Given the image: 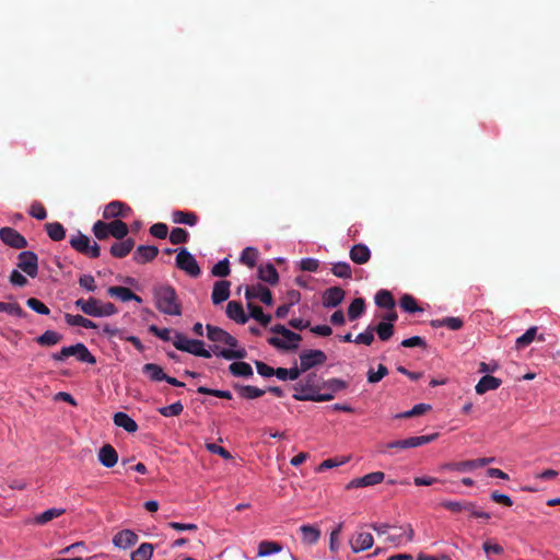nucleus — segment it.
I'll return each instance as SVG.
<instances>
[{"instance_id":"64","label":"nucleus","mask_w":560,"mask_h":560,"mask_svg":"<svg viewBox=\"0 0 560 560\" xmlns=\"http://www.w3.org/2000/svg\"><path fill=\"white\" fill-rule=\"evenodd\" d=\"M149 232L152 236L164 240L167 236L168 228L165 223H154L150 226Z\"/></svg>"},{"instance_id":"54","label":"nucleus","mask_w":560,"mask_h":560,"mask_svg":"<svg viewBox=\"0 0 560 560\" xmlns=\"http://www.w3.org/2000/svg\"><path fill=\"white\" fill-rule=\"evenodd\" d=\"M184 410V406L180 401H176L172 405L161 407L158 409L159 413L163 417H177L179 416Z\"/></svg>"},{"instance_id":"11","label":"nucleus","mask_w":560,"mask_h":560,"mask_svg":"<svg viewBox=\"0 0 560 560\" xmlns=\"http://www.w3.org/2000/svg\"><path fill=\"white\" fill-rule=\"evenodd\" d=\"M0 240L15 249H23L27 246L26 238L16 230L8 226L0 229Z\"/></svg>"},{"instance_id":"17","label":"nucleus","mask_w":560,"mask_h":560,"mask_svg":"<svg viewBox=\"0 0 560 560\" xmlns=\"http://www.w3.org/2000/svg\"><path fill=\"white\" fill-rule=\"evenodd\" d=\"M415 532L411 525H406L405 527H400L398 533L389 534L386 537V541L393 544L395 547H399L405 545L413 539Z\"/></svg>"},{"instance_id":"56","label":"nucleus","mask_w":560,"mask_h":560,"mask_svg":"<svg viewBox=\"0 0 560 560\" xmlns=\"http://www.w3.org/2000/svg\"><path fill=\"white\" fill-rule=\"evenodd\" d=\"M0 312L16 316V317H23L25 315V312L18 303L0 302Z\"/></svg>"},{"instance_id":"40","label":"nucleus","mask_w":560,"mask_h":560,"mask_svg":"<svg viewBox=\"0 0 560 560\" xmlns=\"http://www.w3.org/2000/svg\"><path fill=\"white\" fill-rule=\"evenodd\" d=\"M247 307L249 310L250 317L259 322L264 327H267L269 325V323L271 322V316L265 314L259 305L248 302Z\"/></svg>"},{"instance_id":"42","label":"nucleus","mask_w":560,"mask_h":560,"mask_svg":"<svg viewBox=\"0 0 560 560\" xmlns=\"http://www.w3.org/2000/svg\"><path fill=\"white\" fill-rule=\"evenodd\" d=\"M375 303L378 307L392 310L395 307L393 294L387 290H380L375 295Z\"/></svg>"},{"instance_id":"4","label":"nucleus","mask_w":560,"mask_h":560,"mask_svg":"<svg viewBox=\"0 0 560 560\" xmlns=\"http://www.w3.org/2000/svg\"><path fill=\"white\" fill-rule=\"evenodd\" d=\"M173 346L179 351L188 352L196 357L211 358V352L205 349V342L202 340L189 339L182 332H175Z\"/></svg>"},{"instance_id":"43","label":"nucleus","mask_w":560,"mask_h":560,"mask_svg":"<svg viewBox=\"0 0 560 560\" xmlns=\"http://www.w3.org/2000/svg\"><path fill=\"white\" fill-rule=\"evenodd\" d=\"M62 339V335L55 330H46L44 334L36 338V341L40 346H55Z\"/></svg>"},{"instance_id":"50","label":"nucleus","mask_w":560,"mask_h":560,"mask_svg":"<svg viewBox=\"0 0 560 560\" xmlns=\"http://www.w3.org/2000/svg\"><path fill=\"white\" fill-rule=\"evenodd\" d=\"M331 272L334 276L342 279H350L352 277L351 266L345 261L334 264Z\"/></svg>"},{"instance_id":"41","label":"nucleus","mask_w":560,"mask_h":560,"mask_svg":"<svg viewBox=\"0 0 560 560\" xmlns=\"http://www.w3.org/2000/svg\"><path fill=\"white\" fill-rule=\"evenodd\" d=\"M206 329H207V337L209 340H211L212 342H215V343L224 345V342L226 341L228 335H229L228 331H225L224 329H222L220 327L212 326L209 324L206 326Z\"/></svg>"},{"instance_id":"10","label":"nucleus","mask_w":560,"mask_h":560,"mask_svg":"<svg viewBox=\"0 0 560 560\" xmlns=\"http://www.w3.org/2000/svg\"><path fill=\"white\" fill-rule=\"evenodd\" d=\"M18 267L31 278H35L38 272V257L34 252L24 250L18 256Z\"/></svg>"},{"instance_id":"51","label":"nucleus","mask_w":560,"mask_h":560,"mask_svg":"<svg viewBox=\"0 0 560 560\" xmlns=\"http://www.w3.org/2000/svg\"><path fill=\"white\" fill-rule=\"evenodd\" d=\"M349 386L348 382L340 378H329L323 381V388L330 390L329 394H335L346 389Z\"/></svg>"},{"instance_id":"55","label":"nucleus","mask_w":560,"mask_h":560,"mask_svg":"<svg viewBox=\"0 0 560 560\" xmlns=\"http://www.w3.org/2000/svg\"><path fill=\"white\" fill-rule=\"evenodd\" d=\"M231 272L230 262L228 258L218 261L211 269V273L214 277L224 278L228 277Z\"/></svg>"},{"instance_id":"9","label":"nucleus","mask_w":560,"mask_h":560,"mask_svg":"<svg viewBox=\"0 0 560 560\" xmlns=\"http://www.w3.org/2000/svg\"><path fill=\"white\" fill-rule=\"evenodd\" d=\"M287 341L279 337L268 338V343L277 349L285 351H294L299 348V342L302 340V336L292 330H288L283 337Z\"/></svg>"},{"instance_id":"59","label":"nucleus","mask_w":560,"mask_h":560,"mask_svg":"<svg viewBox=\"0 0 560 560\" xmlns=\"http://www.w3.org/2000/svg\"><path fill=\"white\" fill-rule=\"evenodd\" d=\"M197 393L202 394V395H211V396H214L218 398H223V399H232L231 392L221 390V389H212V388H208L206 386H199L197 388Z\"/></svg>"},{"instance_id":"35","label":"nucleus","mask_w":560,"mask_h":560,"mask_svg":"<svg viewBox=\"0 0 560 560\" xmlns=\"http://www.w3.org/2000/svg\"><path fill=\"white\" fill-rule=\"evenodd\" d=\"M172 220L177 224L194 226L198 222V217L194 212L176 210L172 213Z\"/></svg>"},{"instance_id":"45","label":"nucleus","mask_w":560,"mask_h":560,"mask_svg":"<svg viewBox=\"0 0 560 560\" xmlns=\"http://www.w3.org/2000/svg\"><path fill=\"white\" fill-rule=\"evenodd\" d=\"M45 228L48 236L55 242H59L66 236V230L59 222L47 223Z\"/></svg>"},{"instance_id":"20","label":"nucleus","mask_w":560,"mask_h":560,"mask_svg":"<svg viewBox=\"0 0 560 560\" xmlns=\"http://www.w3.org/2000/svg\"><path fill=\"white\" fill-rule=\"evenodd\" d=\"M133 247L135 240L131 237H124L122 240H117L110 245L109 253L116 258H124L132 250Z\"/></svg>"},{"instance_id":"25","label":"nucleus","mask_w":560,"mask_h":560,"mask_svg":"<svg viewBox=\"0 0 560 560\" xmlns=\"http://www.w3.org/2000/svg\"><path fill=\"white\" fill-rule=\"evenodd\" d=\"M107 294L114 296L122 302L127 301H136L138 303L142 302V299L135 294L129 288L126 287H110L107 289Z\"/></svg>"},{"instance_id":"52","label":"nucleus","mask_w":560,"mask_h":560,"mask_svg":"<svg viewBox=\"0 0 560 560\" xmlns=\"http://www.w3.org/2000/svg\"><path fill=\"white\" fill-rule=\"evenodd\" d=\"M374 331H376L382 341H387L394 335V324L381 322L374 327Z\"/></svg>"},{"instance_id":"58","label":"nucleus","mask_w":560,"mask_h":560,"mask_svg":"<svg viewBox=\"0 0 560 560\" xmlns=\"http://www.w3.org/2000/svg\"><path fill=\"white\" fill-rule=\"evenodd\" d=\"M446 467L450 470L458 471V472L471 471V470L476 469V465L474 464V459L456 462V463H450V464H447Z\"/></svg>"},{"instance_id":"27","label":"nucleus","mask_w":560,"mask_h":560,"mask_svg":"<svg viewBox=\"0 0 560 560\" xmlns=\"http://www.w3.org/2000/svg\"><path fill=\"white\" fill-rule=\"evenodd\" d=\"M501 384L502 381L500 378L494 377L492 375H485L479 380L475 389L477 394L483 395L489 390H494L499 388Z\"/></svg>"},{"instance_id":"26","label":"nucleus","mask_w":560,"mask_h":560,"mask_svg":"<svg viewBox=\"0 0 560 560\" xmlns=\"http://www.w3.org/2000/svg\"><path fill=\"white\" fill-rule=\"evenodd\" d=\"M226 315L230 319H233L238 324H245L248 320V317L244 312L243 305L236 301H230L228 303Z\"/></svg>"},{"instance_id":"22","label":"nucleus","mask_w":560,"mask_h":560,"mask_svg":"<svg viewBox=\"0 0 560 560\" xmlns=\"http://www.w3.org/2000/svg\"><path fill=\"white\" fill-rule=\"evenodd\" d=\"M69 357H75L80 362L95 363V358L83 343L65 347Z\"/></svg>"},{"instance_id":"33","label":"nucleus","mask_w":560,"mask_h":560,"mask_svg":"<svg viewBox=\"0 0 560 560\" xmlns=\"http://www.w3.org/2000/svg\"><path fill=\"white\" fill-rule=\"evenodd\" d=\"M234 389L237 390L238 395L244 399L259 398L266 392V390L260 389L253 385H241V384H235Z\"/></svg>"},{"instance_id":"19","label":"nucleus","mask_w":560,"mask_h":560,"mask_svg":"<svg viewBox=\"0 0 560 560\" xmlns=\"http://www.w3.org/2000/svg\"><path fill=\"white\" fill-rule=\"evenodd\" d=\"M343 299L345 291L340 287H331L323 293V305L328 308L336 307Z\"/></svg>"},{"instance_id":"14","label":"nucleus","mask_w":560,"mask_h":560,"mask_svg":"<svg viewBox=\"0 0 560 560\" xmlns=\"http://www.w3.org/2000/svg\"><path fill=\"white\" fill-rule=\"evenodd\" d=\"M245 299L250 302L254 299H259L260 302L270 306L273 303L270 290L262 284L247 285L245 288Z\"/></svg>"},{"instance_id":"37","label":"nucleus","mask_w":560,"mask_h":560,"mask_svg":"<svg viewBox=\"0 0 560 560\" xmlns=\"http://www.w3.org/2000/svg\"><path fill=\"white\" fill-rule=\"evenodd\" d=\"M229 371L233 376L237 377H252L254 374L250 364L243 361L231 363Z\"/></svg>"},{"instance_id":"21","label":"nucleus","mask_w":560,"mask_h":560,"mask_svg":"<svg viewBox=\"0 0 560 560\" xmlns=\"http://www.w3.org/2000/svg\"><path fill=\"white\" fill-rule=\"evenodd\" d=\"M131 214H132V209L127 203H125L122 201L115 200V201L107 203V219L108 218L128 219L129 217H131Z\"/></svg>"},{"instance_id":"15","label":"nucleus","mask_w":560,"mask_h":560,"mask_svg":"<svg viewBox=\"0 0 560 560\" xmlns=\"http://www.w3.org/2000/svg\"><path fill=\"white\" fill-rule=\"evenodd\" d=\"M374 544V538L371 533L357 532L350 539V546L354 553L370 549Z\"/></svg>"},{"instance_id":"23","label":"nucleus","mask_w":560,"mask_h":560,"mask_svg":"<svg viewBox=\"0 0 560 560\" xmlns=\"http://www.w3.org/2000/svg\"><path fill=\"white\" fill-rule=\"evenodd\" d=\"M138 541V535L130 530L124 529L117 533L113 538V544L120 549H127Z\"/></svg>"},{"instance_id":"32","label":"nucleus","mask_w":560,"mask_h":560,"mask_svg":"<svg viewBox=\"0 0 560 560\" xmlns=\"http://www.w3.org/2000/svg\"><path fill=\"white\" fill-rule=\"evenodd\" d=\"M430 325L433 328L447 327L451 330H459L464 326V322L459 317H444L441 319H432Z\"/></svg>"},{"instance_id":"36","label":"nucleus","mask_w":560,"mask_h":560,"mask_svg":"<svg viewBox=\"0 0 560 560\" xmlns=\"http://www.w3.org/2000/svg\"><path fill=\"white\" fill-rule=\"evenodd\" d=\"M65 322L69 326H72V327H83L86 329L96 328V324L94 322L83 317L82 315H73V314L66 313Z\"/></svg>"},{"instance_id":"53","label":"nucleus","mask_w":560,"mask_h":560,"mask_svg":"<svg viewBox=\"0 0 560 560\" xmlns=\"http://www.w3.org/2000/svg\"><path fill=\"white\" fill-rule=\"evenodd\" d=\"M537 334V327L528 328L522 336L516 339L515 346L517 349H523L530 345Z\"/></svg>"},{"instance_id":"6","label":"nucleus","mask_w":560,"mask_h":560,"mask_svg":"<svg viewBox=\"0 0 560 560\" xmlns=\"http://www.w3.org/2000/svg\"><path fill=\"white\" fill-rule=\"evenodd\" d=\"M176 267L192 278H197L200 276L201 270L200 267L191 253H189L186 248H180L177 253L175 259Z\"/></svg>"},{"instance_id":"28","label":"nucleus","mask_w":560,"mask_h":560,"mask_svg":"<svg viewBox=\"0 0 560 560\" xmlns=\"http://www.w3.org/2000/svg\"><path fill=\"white\" fill-rule=\"evenodd\" d=\"M258 278L270 285H275L279 281V273L276 267L271 262H268L258 268Z\"/></svg>"},{"instance_id":"48","label":"nucleus","mask_w":560,"mask_h":560,"mask_svg":"<svg viewBox=\"0 0 560 560\" xmlns=\"http://www.w3.org/2000/svg\"><path fill=\"white\" fill-rule=\"evenodd\" d=\"M258 259V250L255 247H246L243 249L240 261L249 268L256 266Z\"/></svg>"},{"instance_id":"5","label":"nucleus","mask_w":560,"mask_h":560,"mask_svg":"<svg viewBox=\"0 0 560 560\" xmlns=\"http://www.w3.org/2000/svg\"><path fill=\"white\" fill-rule=\"evenodd\" d=\"M70 245L78 253L90 258H96L101 255V247L96 242H92L89 236L81 232H77L70 237Z\"/></svg>"},{"instance_id":"24","label":"nucleus","mask_w":560,"mask_h":560,"mask_svg":"<svg viewBox=\"0 0 560 560\" xmlns=\"http://www.w3.org/2000/svg\"><path fill=\"white\" fill-rule=\"evenodd\" d=\"M350 259L358 265L366 264L371 258V250L364 244H357L349 252Z\"/></svg>"},{"instance_id":"61","label":"nucleus","mask_w":560,"mask_h":560,"mask_svg":"<svg viewBox=\"0 0 560 560\" xmlns=\"http://www.w3.org/2000/svg\"><path fill=\"white\" fill-rule=\"evenodd\" d=\"M26 304L32 311L36 312L37 314L48 315L50 313L48 306L35 298H30L26 301Z\"/></svg>"},{"instance_id":"49","label":"nucleus","mask_w":560,"mask_h":560,"mask_svg":"<svg viewBox=\"0 0 560 560\" xmlns=\"http://www.w3.org/2000/svg\"><path fill=\"white\" fill-rule=\"evenodd\" d=\"M431 405L428 404H418L413 406L410 410L398 413L395 416L397 419H406V418H412L420 415H423L424 412L431 410Z\"/></svg>"},{"instance_id":"47","label":"nucleus","mask_w":560,"mask_h":560,"mask_svg":"<svg viewBox=\"0 0 560 560\" xmlns=\"http://www.w3.org/2000/svg\"><path fill=\"white\" fill-rule=\"evenodd\" d=\"M399 305L407 313H417L423 311L418 305L417 300L410 294H404L399 300Z\"/></svg>"},{"instance_id":"60","label":"nucleus","mask_w":560,"mask_h":560,"mask_svg":"<svg viewBox=\"0 0 560 560\" xmlns=\"http://www.w3.org/2000/svg\"><path fill=\"white\" fill-rule=\"evenodd\" d=\"M387 374V368L383 364H378L376 372H374L372 369L368 371V382L372 384L378 383Z\"/></svg>"},{"instance_id":"1","label":"nucleus","mask_w":560,"mask_h":560,"mask_svg":"<svg viewBox=\"0 0 560 560\" xmlns=\"http://www.w3.org/2000/svg\"><path fill=\"white\" fill-rule=\"evenodd\" d=\"M315 373L307 374L304 380L298 382L293 388V398L299 401H330L334 399L332 394H322L323 382Z\"/></svg>"},{"instance_id":"3","label":"nucleus","mask_w":560,"mask_h":560,"mask_svg":"<svg viewBox=\"0 0 560 560\" xmlns=\"http://www.w3.org/2000/svg\"><path fill=\"white\" fill-rule=\"evenodd\" d=\"M439 436V433L429 435L411 436L404 440H397L384 443L380 445V453L387 454L392 453L393 450H406L411 447H419L434 441Z\"/></svg>"},{"instance_id":"12","label":"nucleus","mask_w":560,"mask_h":560,"mask_svg":"<svg viewBox=\"0 0 560 560\" xmlns=\"http://www.w3.org/2000/svg\"><path fill=\"white\" fill-rule=\"evenodd\" d=\"M384 479L385 474L383 471H373L362 477L352 479L350 482L346 485V489L351 490L354 488L373 487L383 482Z\"/></svg>"},{"instance_id":"63","label":"nucleus","mask_w":560,"mask_h":560,"mask_svg":"<svg viewBox=\"0 0 560 560\" xmlns=\"http://www.w3.org/2000/svg\"><path fill=\"white\" fill-rule=\"evenodd\" d=\"M28 213L36 220H45L47 218V211L45 207L38 201H34L31 205Z\"/></svg>"},{"instance_id":"46","label":"nucleus","mask_w":560,"mask_h":560,"mask_svg":"<svg viewBox=\"0 0 560 560\" xmlns=\"http://www.w3.org/2000/svg\"><path fill=\"white\" fill-rule=\"evenodd\" d=\"M365 310V302L362 298L354 299L348 307V317L350 320L359 318Z\"/></svg>"},{"instance_id":"38","label":"nucleus","mask_w":560,"mask_h":560,"mask_svg":"<svg viewBox=\"0 0 560 560\" xmlns=\"http://www.w3.org/2000/svg\"><path fill=\"white\" fill-rule=\"evenodd\" d=\"M142 372L153 382H161L166 378L163 369L155 363H145L142 368Z\"/></svg>"},{"instance_id":"39","label":"nucleus","mask_w":560,"mask_h":560,"mask_svg":"<svg viewBox=\"0 0 560 560\" xmlns=\"http://www.w3.org/2000/svg\"><path fill=\"white\" fill-rule=\"evenodd\" d=\"M282 550V545L278 541L261 540L258 545V557H267L278 553Z\"/></svg>"},{"instance_id":"57","label":"nucleus","mask_w":560,"mask_h":560,"mask_svg":"<svg viewBox=\"0 0 560 560\" xmlns=\"http://www.w3.org/2000/svg\"><path fill=\"white\" fill-rule=\"evenodd\" d=\"M188 237V232L182 228H174L170 233V241L174 245L186 243Z\"/></svg>"},{"instance_id":"31","label":"nucleus","mask_w":560,"mask_h":560,"mask_svg":"<svg viewBox=\"0 0 560 560\" xmlns=\"http://www.w3.org/2000/svg\"><path fill=\"white\" fill-rule=\"evenodd\" d=\"M300 532L302 540L306 545H315L320 537V530L314 525L304 524L300 527Z\"/></svg>"},{"instance_id":"29","label":"nucleus","mask_w":560,"mask_h":560,"mask_svg":"<svg viewBox=\"0 0 560 560\" xmlns=\"http://www.w3.org/2000/svg\"><path fill=\"white\" fill-rule=\"evenodd\" d=\"M128 234V225L119 219L107 222V236L110 235L116 240H122Z\"/></svg>"},{"instance_id":"2","label":"nucleus","mask_w":560,"mask_h":560,"mask_svg":"<svg viewBox=\"0 0 560 560\" xmlns=\"http://www.w3.org/2000/svg\"><path fill=\"white\" fill-rule=\"evenodd\" d=\"M152 293L159 312L170 316L182 315V302L171 284L154 285Z\"/></svg>"},{"instance_id":"18","label":"nucleus","mask_w":560,"mask_h":560,"mask_svg":"<svg viewBox=\"0 0 560 560\" xmlns=\"http://www.w3.org/2000/svg\"><path fill=\"white\" fill-rule=\"evenodd\" d=\"M231 282L228 280H219L214 282L211 300L214 305L221 304L230 298Z\"/></svg>"},{"instance_id":"8","label":"nucleus","mask_w":560,"mask_h":560,"mask_svg":"<svg viewBox=\"0 0 560 560\" xmlns=\"http://www.w3.org/2000/svg\"><path fill=\"white\" fill-rule=\"evenodd\" d=\"M224 345L229 346L231 349H221L218 346H214L212 348V352L221 357L225 360H234V359H244L247 355V352L245 349H237L234 350L238 346V341L235 337H233L231 334L228 335L226 341Z\"/></svg>"},{"instance_id":"62","label":"nucleus","mask_w":560,"mask_h":560,"mask_svg":"<svg viewBox=\"0 0 560 560\" xmlns=\"http://www.w3.org/2000/svg\"><path fill=\"white\" fill-rule=\"evenodd\" d=\"M373 341H374V327L373 326H369L364 332L359 334L353 340V342H355V343H362L365 346L372 345Z\"/></svg>"},{"instance_id":"7","label":"nucleus","mask_w":560,"mask_h":560,"mask_svg":"<svg viewBox=\"0 0 560 560\" xmlns=\"http://www.w3.org/2000/svg\"><path fill=\"white\" fill-rule=\"evenodd\" d=\"M299 357L301 370L305 372L315 366L323 365L327 361L326 353L317 349L304 350Z\"/></svg>"},{"instance_id":"16","label":"nucleus","mask_w":560,"mask_h":560,"mask_svg":"<svg viewBox=\"0 0 560 560\" xmlns=\"http://www.w3.org/2000/svg\"><path fill=\"white\" fill-rule=\"evenodd\" d=\"M159 254V248L153 245H140L136 248L132 259L137 264H147L152 261Z\"/></svg>"},{"instance_id":"44","label":"nucleus","mask_w":560,"mask_h":560,"mask_svg":"<svg viewBox=\"0 0 560 560\" xmlns=\"http://www.w3.org/2000/svg\"><path fill=\"white\" fill-rule=\"evenodd\" d=\"M154 547L152 544L143 542L131 553V560H150Z\"/></svg>"},{"instance_id":"13","label":"nucleus","mask_w":560,"mask_h":560,"mask_svg":"<svg viewBox=\"0 0 560 560\" xmlns=\"http://www.w3.org/2000/svg\"><path fill=\"white\" fill-rule=\"evenodd\" d=\"M77 308L84 314L93 317H102L105 315V308L100 300L90 298L88 300L79 299L74 302Z\"/></svg>"},{"instance_id":"34","label":"nucleus","mask_w":560,"mask_h":560,"mask_svg":"<svg viewBox=\"0 0 560 560\" xmlns=\"http://www.w3.org/2000/svg\"><path fill=\"white\" fill-rule=\"evenodd\" d=\"M65 512H66L65 509L51 508V509L46 510L43 513L35 515L33 522H34V524H37V525H45V524L49 523L50 521H52L54 518L61 516Z\"/></svg>"},{"instance_id":"30","label":"nucleus","mask_w":560,"mask_h":560,"mask_svg":"<svg viewBox=\"0 0 560 560\" xmlns=\"http://www.w3.org/2000/svg\"><path fill=\"white\" fill-rule=\"evenodd\" d=\"M113 420L117 427L122 428L128 433H135L138 430L137 422L125 412H116Z\"/></svg>"}]
</instances>
